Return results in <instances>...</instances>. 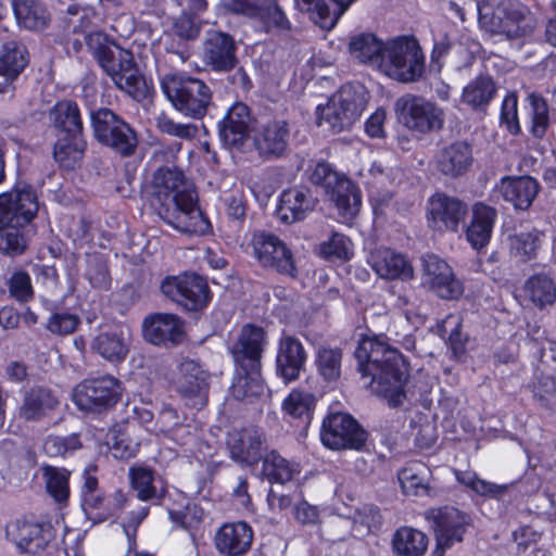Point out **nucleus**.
<instances>
[{
  "mask_svg": "<svg viewBox=\"0 0 556 556\" xmlns=\"http://www.w3.org/2000/svg\"><path fill=\"white\" fill-rule=\"evenodd\" d=\"M540 247V233L536 230L521 231L510 237V255L520 262H528L535 257Z\"/></svg>",
  "mask_w": 556,
  "mask_h": 556,
  "instance_id": "51",
  "label": "nucleus"
},
{
  "mask_svg": "<svg viewBox=\"0 0 556 556\" xmlns=\"http://www.w3.org/2000/svg\"><path fill=\"white\" fill-rule=\"evenodd\" d=\"M265 383L261 374V363L251 365H236V374L231 384L235 399L253 400L265 393Z\"/></svg>",
  "mask_w": 556,
  "mask_h": 556,
  "instance_id": "36",
  "label": "nucleus"
},
{
  "mask_svg": "<svg viewBox=\"0 0 556 556\" xmlns=\"http://www.w3.org/2000/svg\"><path fill=\"white\" fill-rule=\"evenodd\" d=\"M169 518L187 530H197L204 519V510L198 504L192 503L182 510H170Z\"/></svg>",
  "mask_w": 556,
  "mask_h": 556,
  "instance_id": "61",
  "label": "nucleus"
},
{
  "mask_svg": "<svg viewBox=\"0 0 556 556\" xmlns=\"http://www.w3.org/2000/svg\"><path fill=\"white\" fill-rule=\"evenodd\" d=\"M467 214L468 205L464 201L443 192L432 194L427 201V224L439 233L458 232Z\"/></svg>",
  "mask_w": 556,
  "mask_h": 556,
  "instance_id": "15",
  "label": "nucleus"
},
{
  "mask_svg": "<svg viewBox=\"0 0 556 556\" xmlns=\"http://www.w3.org/2000/svg\"><path fill=\"white\" fill-rule=\"evenodd\" d=\"M399 121L408 129L428 132L443 126L444 114L441 108L425 98L405 94L395 102Z\"/></svg>",
  "mask_w": 556,
  "mask_h": 556,
  "instance_id": "12",
  "label": "nucleus"
},
{
  "mask_svg": "<svg viewBox=\"0 0 556 556\" xmlns=\"http://www.w3.org/2000/svg\"><path fill=\"white\" fill-rule=\"evenodd\" d=\"M316 198L311 189L296 186L285 190L279 199L277 216L285 224L300 222L314 210Z\"/></svg>",
  "mask_w": 556,
  "mask_h": 556,
  "instance_id": "26",
  "label": "nucleus"
},
{
  "mask_svg": "<svg viewBox=\"0 0 556 556\" xmlns=\"http://www.w3.org/2000/svg\"><path fill=\"white\" fill-rule=\"evenodd\" d=\"M263 458L262 477L270 483H286L299 472V466L290 463L275 451L267 453Z\"/></svg>",
  "mask_w": 556,
  "mask_h": 556,
  "instance_id": "46",
  "label": "nucleus"
},
{
  "mask_svg": "<svg viewBox=\"0 0 556 556\" xmlns=\"http://www.w3.org/2000/svg\"><path fill=\"white\" fill-rule=\"evenodd\" d=\"M7 539L21 553L37 554L43 551L53 539L52 528L27 518H18L7 525Z\"/></svg>",
  "mask_w": 556,
  "mask_h": 556,
  "instance_id": "19",
  "label": "nucleus"
},
{
  "mask_svg": "<svg viewBox=\"0 0 556 556\" xmlns=\"http://www.w3.org/2000/svg\"><path fill=\"white\" fill-rule=\"evenodd\" d=\"M12 8L17 24L28 30H42L51 18L40 0H12Z\"/></svg>",
  "mask_w": 556,
  "mask_h": 556,
  "instance_id": "40",
  "label": "nucleus"
},
{
  "mask_svg": "<svg viewBox=\"0 0 556 556\" xmlns=\"http://www.w3.org/2000/svg\"><path fill=\"white\" fill-rule=\"evenodd\" d=\"M517 106L518 100L515 93L507 94L502 101L500 114L501 126L505 127L513 135L518 134L520 130Z\"/></svg>",
  "mask_w": 556,
  "mask_h": 556,
  "instance_id": "62",
  "label": "nucleus"
},
{
  "mask_svg": "<svg viewBox=\"0 0 556 556\" xmlns=\"http://www.w3.org/2000/svg\"><path fill=\"white\" fill-rule=\"evenodd\" d=\"M127 497L122 491H116L110 501L111 508H110V515H116L118 518L122 519V526L124 529L125 534L130 538L135 535L136 529L138 526L142 522V520L148 516L149 514V507L148 506H140L137 510L130 511L129 516L127 517H121L117 515V513L123 509L126 506Z\"/></svg>",
  "mask_w": 556,
  "mask_h": 556,
  "instance_id": "50",
  "label": "nucleus"
},
{
  "mask_svg": "<svg viewBox=\"0 0 556 556\" xmlns=\"http://www.w3.org/2000/svg\"><path fill=\"white\" fill-rule=\"evenodd\" d=\"M519 296L539 308L553 305L556 302V279L546 273L533 274L523 282Z\"/></svg>",
  "mask_w": 556,
  "mask_h": 556,
  "instance_id": "37",
  "label": "nucleus"
},
{
  "mask_svg": "<svg viewBox=\"0 0 556 556\" xmlns=\"http://www.w3.org/2000/svg\"><path fill=\"white\" fill-rule=\"evenodd\" d=\"M122 393L121 381L106 375L79 382L73 390L72 400L80 410L100 413L115 406Z\"/></svg>",
  "mask_w": 556,
  "mask_h": 556,
  "instance_id": "10",
  "label": "nucleus"
},
{
  "mask_svg": "<svg viewBox=\"0 0 556 556\" xmlns=\"http://www.w3.org/2000/svg\"><path fill=\"white\" fill-rule=\"evenodd\" d=\"M203 59L215 71H228L236 65V45L223 31H208L203 46Z\"/></svg>",
  "mask_w": 556,
  "mask_h": 556,
  "instance_id": "29",
  "label": "nucleus"
},
{
  "mask_svg": "<svg viewBox=\"0 0 556 556\" xmlns=\"http://www.w3.org/2000/svg\"><path fill=\"white\" fill-rule=\"evenodd\" d=\"M9 291L18 302H27L33 298L30 277L25 271H16L9 280Z\"/></svg>",
  "mask_w": 556,
  "mask_h": 556,
  "instance_id": "64",
  "label": "nucleus"
},
{
  "mask_svg": "<svg viewBox=\"0 0 556 556\" xmlns=\"http://www.w3.org/2000/svg\"><path fill=\"white\" fill-rule=\"evenodd\" d=\"M353 243L349 237L340 232H332L331 237L321 243L320 250L326 257L349 260L353 256Z\"/></svg>",
  "mask_w": 556,
  "mask_h": 556,
  "instance_id": "58",
  "label": "nucleus"
},
{
  "mask_svg": "<svg viewBox=\"0 0 556 556\" xmlns=\"http://www.w3.org/2000/svg\"><path fill=\"white\" fill-rule=\"evenodd\" d=\"M50 119L63 135L81 134L83 123L78 105L70 100L58 102L50 111Z\"/></svg>",
  "mask_w": 556,
  "mask_h": 556,
  "instance_id": "44",
  "label": "nucleus"
},
{
  "mask_svg": "<svg viewBox=\"0 0 556 556\" xmlns=\"http://www.w3.org/2000/svg\"><path fill=\"white\" fill-rule=\"evenodd\" d=\"M421 286L444 300H455L462 296L464 286L456 278L448 263L433 253L420 257Z\"/></svg>",
  "mask_w": 556,
  "mask_h": 556,
  "instance_id": "13",
  "label": "nucleus"
},
{
  "mask_svg": "<svg viewBox=\"0 0 556 556\" xmlns=\"http://www.w3.org/2000/svg\"><path fill=\"white\" fill-rule=\"evenodd\" d=\"M316 399L313 393L294 389L282 402V410L291 418L308 424L313 417Z\"/></svg>",
  "mask_w": 556,
  "mask_h": 556,
  "instance_id": "47",
  "label": "nucleus"
},
{
  "mask_svg": "<svg viewBox=\"0 0 556 556\" xmlns=\"http://www.w3.org/2000/svg\"><path fill=\"white\" fill-rule=\"evenodd\" d=\"M496 219L497 212L494 207L481 202L472 205L466 239L475 250H482L490 243Z\"/></svg>",
  "mask_w": 556,
  "mask_h": 556,
  "instance_id": "31",
  "label": "nucleus"
},
{
  "mask_svg": "<svg viewBox=\"0 0 556 556\" xmlns=\"http://www.w3.org/2000/svg\"><path fill=\"white\" fill-rule=\"evenodd\" d=\"M264 338L261 327L244 325L238 340L230 348L236 365L261 363Z\"/></svg>",
  "mask_w": 556,
  "mask_h": 556,
  "instance_id": "34",
  "label": "nucleus"
},
{
  "mask_svg": "<svg viewBox=\"0 0 556 556\" xmlns=\"http://www.w3.org/2000/svg\"><path fill=\"white\" fill-rule=\"evenodd\" d=\"M311 181L321 187L338 212L341 223H351L359 212L362 194L359 189L343 174L326 162L315 165Z\"/></svg>",
  "mask_w": 556,
  "mask_h": 556,
  "instance_id": "8",
  "label": "nucleus"
},
{
  "mask_svg": "<svg viewBox=\"0 0 556 556\" xmlns=\"http://www.w3.org/2000/svg\"><path fill=\"white\" fill-rule=\"evenodd\" d=\"M142 333L154 345L178 344L184 339V321L174 314L155 313L142 323Z\"/></svg>",
  "mask_w": 556,
  "mask_h": 556,
  "instance_id": "23",
  "label": "nucleus"
},
{
  "mask_svg": "<svg viewBox=\"0 0 556 556\" xmlns=\"http://www.w3.org/2000/svg\"><path fill=\"white\" fill-rule=\"evenodd\" d=\"M532 393L541 407L556 412V381L552 377H538L533 382Z\"/></svg>",
  "mask_w": 556,
  "mask_h": 556,
  "instance_id": "57",
  "label": "nucleus"
},
{
  "mask_svg": "<svg viewBox=\"0 0 556 556\" xmlns=\"http://www.w3.org/2000/svg\"><path fill=\"white\" fill-rule=\"evenodd\" d=\"M86 141L81 134L63 135L55 142L53 155L61 167L73 169L83 159Z\"/></svg>",
  "mask_w": 556,
  "mask_h": 556,
  "instance_id": "42",
  "label": "nucleus"
},
{
  "mask_svg": "<svg viewBox=\"0 0 556 556\" xmlns=\"http://www.w3.org/2000/svg\"><path fill=\"white\" fill-rule=\"evenodd\" d=\"M83 446L79 435H48L43 442V452L49 457H67Z\"/></svg>",
  "mask_w": 556,
  "mask_h": 556,
  "instance_id": "56",
  "label": "nucleus"
},
{
  "mask_svg": "<svg viewBox=\"0 0 556 556\" xmlns=\"http://www.w3.org/2000/svg\"><path fill=\"white\" fill-rule=\"evenodd\" d=\"M381 520L382 517L378 507L365 505L355 514L354 529L362 534L369 533L379 529Z\"/></svg>",
  "mask_w": 556,
  "mask_h": 556,
  "instance_id": "60",
  "label": "nucleus"
},
{
  "mask_svg": "<svg viewBox=\"0 0 556 556\" xmlns=\"http://www.w3.org/2000/svg\"><path fill=\"white\" fill-rule=\"evenodd\" d=\"M365 101L362 86L345 85L326 104L317 106V124L329 131L340 132L361 116Z\"/></svg>",
  "mask_w": 556,
  "mask_h": 556,
  "instance_id": "9",
  "label": "nucleus"
},
{
  "mask_svg": "<svg viewBox=\"0 0 556 556\" xmlns=\"http://www.w3.org/2000/svg\"><path fill=\"white\" fill-rule=\"evenodd\" d=\"M320 440L331 450H358L366 441V433L351 415L339 412L324 419Z\"/></svg>",
  "mask_w": 556,
  "mask_h": 556,
  "instance_id": "18",
  "label": "nucleus"
},
{
  "mask_svg": "<svg viewBox=\"0 0 556 556\" xmlns=\"http://www.w3.org/2000/svg\"><path fill=\"white\" fill-rule=\"evenodd\" d=\"M130 344V331L122 325L102 329L92 341V349L111 363L123 362Z\"/></svg>",
  "mask_w": 556,
  "mask_h": 556,
  "instance_id": "27",
  "label": "nucleus"
},
{
  "mask_svg": "<svg viewBox=\"0 0 556 556\" xmlns=\"http://www.w3.org/2000/svg\"><path fill=\"white\" fill-rule=\"evenodd\" d=\"M176 390L190 405L201 407L206 403V372L191 359L179 363L173 379Z\"/></svg>",
  "mask_w": 556,
  "mask_h": 556,
  "instance_id": "20",
  "label": "nucleus"
},
{
  "mask_svg": "<svg viewBox=\"0 0 556 556\" xmlns=\"http://www.w3.org/2000/svg\"><path fill=\"white\" fill-rule=\"evenodd\" d=\"M39 206L38 197L30 186L0 194V251L20 254L25 250L22 228L37 216Z\"/></svg>",
  "mask_w": 556,
  "mask_h": 556,
  "instance_id": "5",
  "label": "nucleus"
},
{
  "mask_svg": "<svg viewBox=\"0 0 556 556\" xmlns=\"http://www.w3.org/2000/svg\"><path fill=\"white\" fill-rule=\"evenodd\" d=\"M349 48L351 54L361 63L368 64L401 83L416 81L425 70L422 50L410 36H399L383 41L372 33H363L351 38Z\"/></svg>",
  "mask_w": 556,
  "mask_h": 556,
  "instance_id": "1",
  "label": "nucleus"
},
{
  "mask_svg": "<svg viewBox=\"0 0 556 556\" xmlns=\"http://www.w3.org/2000/svg\"><path fill=\"white\" fill-rule=\"evenodd\" d=\"M453 472L458 483L480 496L495 498L506 491V485L483 480L472 470L454 469Z\"/></svg>",
  "mask_w": 556,
  "mask_h": 556,
  "instance_id": "48",
  "label": "nucleus"
},
{
  "mask_svg": "<svg viewBox=\"0 0 556 556\" xmlns=\"http://www.w3.org/2000/svg\"><path fill=\"white\" fill-rule=\"evenodd\" d=\"M28 60L24 46L14 41L3 45L0 54V92H4L11 83L22 73Z\"/></svg>",
  "mask_w": 556,
  "mask_h": 556,
  "instance_id": "38",
  "label": "nucleus"
},
{
  "mask_svg": "<svg viewBox=\"0 0 556 556\" xmlns=\"http://www.w3.org/2000/svg\"><path fill=\"white\" fill-rule=\"evenodd\" d=\"M431 478V470L422 463L409 464L397 473L401 490L406 496H437Z\"/></svg>",
  "mask_w": 556,
  "mask_h": 556,
  "instance_id": "35",
  "label": "nucleus"
},
{
  "mask_svg": "<svg viewBox=\"0 0 556 556\" xmlns=\"http://www.w3.org/2000/svg\"><path fill=\"white\" fill-rule=\"evenodd\" d=\"M96 139L123 156L131 155L137 147L132 128L113 111L100 109L91 113Z\"/></svg>",
  "mask_w": 556,
  "mask_h": 556,
  "instance_id": "11",
  "label": "nucleus"
},
{
  "mask_svg": "<svg viewBox=\"0 0 556 556\" xmlns=\"http://www.w3.org/2000/svg\"><path fill=\"white\" fill-rule=\"evenodd\" d=\"M289 132V126L286 121H269L261 125L255 132V149L264 159L279 157L287 149Z\"/></svg>",
  "mask_w": 556,
  "mask_h": 556,
  "instance_id": "28",
  "label": "nucleus"
},
{
  "mask_svg": "<svg viewBox=\"0 0 556 556\" xmlns=\"http://www.w3.org/2000/svg\"><path fill=\"white\" fill-rule=\"evenodd\" d=\"M495 94V86L489 76H479L463 90V100L473 109L486 105Z\"/></svg>",
  "mask_w": 556,
  "mask_h": 556,
  "instance_id": "49",
  "label": "nucleus"
},
{
  "mask_svg": "<svg viewBox=\"0 0 556 556\" xmlns=\"http://www.w3.org/2000/svg\"><path fill=\"white\" fill-rule=\"evenodd\" d=\"M358 369L374 393L400 405L405 399L408 365L401 353L379 338H363L355 351Z\"/></svg>",
  "mask_w": 556,
  "mask_h": 556,
  "instance_id": "2",
  "label": "nucleus"
},
{
  "mask_svg": "<svg viewBox=\"0 0 556 556\" xmlns=\"http://www.w3.org/2000/svg\"><path fill=\"white\" fill-rule=\"evenodd\" d=\"M250 111L241 103H235L218 124L219 137L226 147L241 146L249 137Z\"/></svg>",
  "mask_w": 556,
  "mask_h": 556,
  "instance_id": "30",
  "label": "nucleus"
},
{
  "mask_svg": "<svg viewBox=\"0 0 556 556\" xmlns=\"http://www.w3.org/2000/svg\"><path fill=\"white\" fill-rule=\"evenodd\" d=\"M131 488L137 492L140 501H150L159 497V488L153 471L144 468H131L129 472Z\"/></svg>",
  "mask_w": 556,
  "mask_h": 556,
  "instance_id": "55",
  "label": "nucleus"
},
{
  "mask_svg": "<svg viewBox=\"0 0 556 556\" xmlns=\"http://www.w3.org/2000/svg\"><path fill=\"white\" fill-rule=\"evenodd\" d=\"M472 161L471 146L465 141H456L444 147L434 159L438 170L450 177H458L466 173Z\"/></svg>",
  "mask_w": 556,
  "mask_h": 556,
  "instance_id": "33",
  "label": "nucleus"
},
{
  "mask_svg": "<svg viewBox=\"0 0 556 556\" xmlns=\"http://www.w3.org/2000/svg\"><path fill=\"white\" fill-rule=\"evenodd\" d=\"M58 404V399L49 389L37 387L26 393L18 414L25 420H40L48 416Z\"/></svg>",
  "mask_w": 556,
  "mask_h": 556,
  "instance_id": "39",
  "label": "nucleus"
},
{
  "mask_svg": "<svg viewBox=\"0 0 556 556\" xmlns=\"http://www.w3.org/2000/svg\"><path fill=\"white\" fill-rule=\"evenodd\" d=\"M342 352L337 348L320 346L316 352L315 364L319 375L327 381H334L341 374Z\"/></svg>",
  "mask_w": 556,
  "mask_h": 556,
  "instance_id": "53",
  "label": "nucleus"
},
{
  "mask_svg": "<svg viewBox=\"0 0 556 556\" xmlns=\"http://www.w3.org/2000/svg\"><path fill=\"white\" fill-rule=\"evenodd\" d=\"M253 255L264 268L294 277L296 267L292 251L277 236L268 232H256L251 240Z\"/></svg>",
  "mask_w": 556,
  "mask_h": 556,
  "instance_id": "16",
  "label": "nucleus"
},
{
  "mask_svg": "<svg viewBox=\"0 0 556 556\" xmlns=\"http://www.w3.org/2000/svg\"><path fill=\"white\" fill-rule=\"evenodd\" d=\"M368 264L383 279L407 281L414 278V267L407 256L389 248L372 251Z\"/></svg>",
  "mask_w": 556,
  "mask_h": 556,
  "instance_id": "24",
  "label": "nucleus"
},
{
  "mask_svg": "<svg viewBox=\"0 0 556 556\" xmlns=\"http://www.w3.org/2000/svg\"><path fill=\"white\" fill-rule=\"evenodd\" d=\"M530 105L531 128L535 138H543L549 126V111L545 99L539 93L531 92L527 98Z\"/></svg>",
  "mask_w": 556,
  "mask_h": 556,
  "instance_id": "54",
  "label": "nucleus"
},
{
  "mask_svg": "<svg viewBox=\"0 0 556 556\" xmlns=\"http://www.w3.org/2000/svg\"><path fill=\"white\" fill-rule=\"evenodd\" d=\"M264 442V433L258 428L248 427L230 432L227 445L236 463L253 466L263 457Z\"/></svg>",
  "mask_w": 556,
  "mask_h": 556,
  "instance_id": "21",
  "label": "nucleus"
},
{
  "mask_svg": "<svg viewBox=\"0 0 556 556\" xmlns=\"http://www.w3.org/2000/svg\"><path fill=\"white\" fill-rule=\"evenodd\" d=\"M392 547L400 556H424L428 547V538L417 529L402 527L393 534Z\"/></svg>",
  "mask_w": 556,
  "mask_h": 556,
  "instance_id": "43",
  "label": "nucleus"
},
{
  "mask_svg": "<svg viewBox=\"0 0 556 556\" xmlns=\"http://www.w3.org/2000/svg\"><path fill=\"white\" fill-rule=\"evenodd\" d=\"M494 191L517 210L531 206L540 191V185L531 176H505L495 185Z\"/></svg>",
  "mask_w": 556,
  "mask_h": 556,
  "instance_id": "25",
  "label": "nucleus"
},
{
  "mask_svg": "<svg viewBox=\"0 0 556 556\" xmlns=\"http://www.w3.org/2000/svg\"><path fill=\"white\" fill-rule=\"evenodd\" d=\"M306 361L307 353L301 340L283 332L277 348V374L285 382L294 381L304 371Z\"/></svg>",
  "mask_w": 556,
  "mask_h": 556,
  "instance_id": "22",
  "label": "nucleus"
},
{
  "mask_svg": "<svg viewBox=\"0 0 556 556\" xmlns=\"http://www.w3.org/2000/svg\"><path fill=\"white\" fill-rule=\"evenodd\" d=\"M40 471L48 494L58 503L66 502L70 496L71 471L49 464H42Z\"/></svg>",
  "mask_w": 556,
  "mask_h": 556,
  "instance_id": "45",
  "label": "nucleus"
},
{
  "mask_svg": "<svg viewBox=\"0 0 556 556\" xmlns=\"http://www.w3.org/2000/svg\"><path fill=\"white\" fill-rule=\"evenodd\" d=\"M426 519L435 534V556H443L446 548L463 541L467 527L470 525V517L454 507L430 509L426 513Z\"/></svg>",
  "mask_w": 556,
  "mask_h": 556,
  "instance_id": "17",
  "label": "nucleus"
},
{
  "mask_svg": "<svg viewBox=\"0 0 556 556\" xmlns=\"http://www.w3.org/2000/svg\"><path fill=\"white\" fill-rule=\"evenodd\" d=\"M478 21L482 28L508 38L525 37L532 33L535 20L518 0H488L477 2Z\"/></svg>",
  "mask_w": 556,
  "mask_h": 556,
  "instance_id": "6",
  "label": "nucleus"
},
{
  "mask_svg": "<svg viewBox=\"0 0 556 556\" xmlns=\"http://www.w3.org/2000/svg\"><path fill=\"white\" fill-rule=\"evenodd\" d=\"M161 89L176 111L184 116L201 119L212 104V91L202 80L168 73L161 77Z\"/></svg>",
  "mask_w": 556,
  "mask_h": 556,
  "instance_id": "7",
  "label": "nucleus"
},
{
  "mask_svg": "<svg viewBox=\"0 0 556 556\" xmlns=\"http://www.w3.org/2000/svg\"><path fill=\"white\" fill-rule=\"evenodd\" d=\"M369 201L375 214H378L384 204L392 199V191L389 187L392 185L391 177L386 173L382 165L374 162L368 169V177L364 181Z\"/></svg>",
  "mask_w": 556,
  "mask_h": 556,
  "instance_id": "41",
  "label": "nucleus"
},
{
  "mask_svg": "<svg viewBox=\"0 0 556 556\" xmlns=\"http://www.w3.org/2000/svg\"><path fill=\"white\" fill-rule=\"evenodd\" d=\"M252 541L253 531L243 521L225 523L215 535L216 548L227 556H239L247 553Z\"/></svg>",
  "mask_w": 556,
  "mask_h": 556,
  "instance_id": "32",
  "label": "nucleus"
},
{
  "mask_svg": "<svg viewBox=\"0 0 556 556\" xmlns=\"http://www.w3.org/2000/svg\"><path fill=\"white\" fill-rule=\"evenodd\" d=\"M79 324V317L67 312H56L47 321V329L60 336L74 332Z\"/></svg>",
  "mask_w": 556,
  "mask_h": 556,
  "instance_id": "63",
  "label": "nucleus"
},
{
  "mask_svg": "<svg viewBox=\"0 0 556 556\" xmlns=\"http://www.w3.org/2000/svg\"><path fill=\"white\" fill-rule=\"evenodd\" d=\"M160 216L172 227L193 235L208 231L210 223L198 206L194 185L177 168H159L152 179Z\"/></svg>",
  "mask_w": 556,
  "mask_h": 556,
  "instance_id": "3",
  "label": "nucleus"
},
{
  "mask_svg": "<svg viewBox=\"0 0 556 556\" xmlns=\"http://www.w3.org/2000/svg\"><path fill=\"white\" fill-rule=\"evenodd\" d=\"M93 16L92 10L83 9L79 24L74 26L75 29L79 28L86 34L85 41L88 49L118 89L138 101L147 98L150 86L140 74L132 53L111 42L102 31L87 33Z\"/></svg>",
  "mask_w": 556,
  "mask_h": 556,
  "instance_id": "4",
  "label": "nucleus"
},
{
  "mask_svg": "<svg viewBox=\"0 0 556 556\" xmlns=\"http://www.w3.org/2000/svg\"><path fill=\"white\" fill-rule=\"evenodd\" d=\"M162 293L187 311H199L210 302L206 281L197 274L166 277L161 283Z\"/></svg>",
  "mask_w": 556,
  "mask_h": 556,
  "instance_id": "14",
  "label": "nucleus"
},
{
  "mask_svg": "<svg viewBox=\"0 0 556 556\" xmlns=\"http://www.w3.org/2000/svg\"><path fill=\"white\" fill-rule=\"evenodd\" d=\"M255 21L260 23L266 33H283L288 31L291 27V23L285 12L275 2H263Z\"/></svg>",
  "mask_w": 556,
  "mask_h": 556,
  "instance_id": "52",
  "label": "nucleus"
},
{
  "mask_svg": "<svg viewBox=\"0 0 556 556\" xmlns=\"http://www.w3.org/2000/svg\"><path fill=\"white\" fill-rule=\"evenodd\" d=\"M157 128L166 135L182 140H192L198 135V126L192 123H178L166 114H161L156 119Z\"/></svg>",
  "mask_w": 556,
  "mask_h": 556,
  "instance_id": "59",
  "label": "nucleus"
}]
</instances>
